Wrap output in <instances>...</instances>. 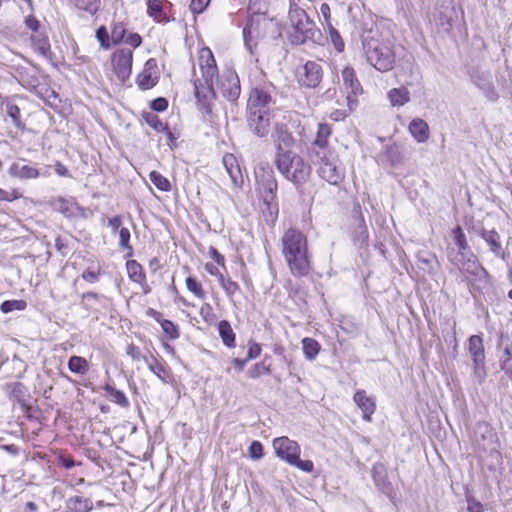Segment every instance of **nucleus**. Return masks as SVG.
<instances>
[{
  "label": "nucleus",
  "instance_id": "13d9d810",
  "mask_svg": "<svg viewBox=\"0 0 512 512\" xmlns=\"http://www.w3.org/2000/svg\"><path fill=\"white\" fill-rule=\"evenodd\" d=\"M249 456L254 460L263 457V445L259 441H253L249 446Z\"/></svg>",
  "mask_w": 512,
  "mask_h": 512
},
{
  "label": "nucleus",
  "instance_id": "f8f14e48",
  "mask_svg": "<svg viewBox=\"0 0 512 512\" xmlns=\"http://www.w3.org/2000/svg\"><path fill=\"white\" fill-rule=\"evenodd\" d=\"M273 448L277 457L290 465L296 463L298 456H300V446L298 443L286 436L275 438L273 440Z\"/></svg>",
  "mask_w": 512,
  "mask_h": 512
},
{
  "label": "nucleus",
  "instance_id": "c756f323",
  "mask_svg": "<svg viewBox=\"0 0 512 512\" xmlns=\"http://www.w3.org/2000/svg\"><path fill=\"white\" fill-rule=\"evenodd\" d=\"M388 98L392 106H404L410 101V92L405 87L393 88L388 92Z\"/></svg>",
  "mask_w": 512,
  "mask_h": 512
},
{
  "label": "nucleus",
  "instance_id": "e2e57ef3",
  "mask_svg": "<svg viewBox=\"0 0 512 512\" xmlns=\"http://www.w3.org/2000/svg\"><path fill=\"white\" fill-rule=\"evenodd\" d=\"M126 353L135 361L144 360V357L137 346L129 344L126 348Z\"/></svg>",
  "mask_w": 512,
  "mask_h": 512
},
{
  "label": "nucleus",
  "instance_id": "4be33fe9",
  "mask_svg": "<svg viewBox=\"0 0 512 512\" xmlns=\"http://www.w3.org/2000/svg\"><path fill=\"white\" fill-rule=\"evenodd\" d=\"M9 174L14 178L29 180L38 178L41 172L35 166L25 164L24 161H19L9 167Z\"/></svg>",
  "mask_w": 512,
  "mask_h": 512
},
{
  "label": "nucleus",
  "instance_id": "72a5a7b5",
  "mask_svg": "<svg viewBox=\"0 0 512 512\" xmlns=\"http://www.w3.org/2000/svg\"><path fill=\"white\" fill-rule=\"evenodd\" d=\"M68 369L78 375H84L89 370L88 361L80 356H71L68 360Z\"/></svg>",
  "mask_w": 512,
  "mask_h": 512
},
{
  "label": "nucleus",
  "instance_id": "6e6d98bb",
  "mask_svg": "<svg viewBox=\"0 0 512 512\" xmlns=\"http://www.w3.org/2000/svg\"><path fill=\"white\" fill-rule=\"evenodd\" d=\"M270 366L265 365L264 362L256 363L252 369L249 370L248 374L250 378H258L263 374H270Z\"/></svg>",
  "mask_w": 512,
  "mask_h": 512
},
{
  "label": "nucleus",
  "instance_id": "7c9ffc66",
  "mask_svg": "<svg viewBox=\"0 0 512 512\" xmlns=\"http://www.w3.org/2000/svg\"><path fill=\"white\" fill-rule=\"evenodd\" d=\"M218 332L224 345L229 348L235 347V333L227 320L218 323Z\"/></svg>",
  "mask_w": 512,
  "mask_h": 512
},
{
  "label": "nucleus",
  "instance_id": "f704fd0d",
  "mask_svg": "<svg viewBox=\"0 0 512 512\" xmlns=\"http://www.w3.org/2000/svg\"><path fill=\"white\" fill-rule=\"evenodd\" d=\"M320 344L313 338H304L302 340V349L305 358L308 361H313L320 351Z\"/></svg>",
  "mask_w": 512,
  "mask_h": 512
},
{
  "label": "nucleus",
  "instance_id": "6e6552de",
  "mask_svg": "<svg viewBox=\"0 0 512 512\" xmlns=\"http://www.w3.org/2000/svg\"><path fill=\"white\" fill-rule=\"evenodd\" d=\"M312 158L314 163L319 166L317 172L321 179L334 186H338L343 181L344 170L338 166L332 152L325 154L323 151H315V156Z\"/></svg>",
  "mask_w": 512,
  "mask_h": 512
},
{
  "label": "nucleus",
  "instance_id": "a18cd8bd",
  "mask_svg": "<svg viewBox=\"0 0 512 512\" xmlns=\"http://www.w3.org/2000/svg\"><path fill=\"white\" fill-rule=\"evenodd\" d=\"M6 113L8 116L12 119L14 125L16 128L23 129L24 124L21 121V114L20 109L16 104H13L11 102H7L5 104Z\"/></svg>",
  "mask_w": 512,
  "mask_h": 512
},
{
  "label": "nucleus",
  "instance_id": "de8ad7c7",
  "mask_svg": "<svg viewBox=\"0 0 512 512\" xmlns=\"http://www.w3.org/2000/svg\"><path fill=\"white\" fill-rule=\"evenodd\" d=\"M163 332L170 340H176L180 336L179 327L174 322L164 319L160 321Z\"/></svg>",
  "mask_w": 512,
  "mask_h": 512
},
{
  "label": "nucleus",
  "instance_id": "c85d7f7f",
  "mask_svg": "<svg viewBox=\"0 0 512 512\" xmlns=\"http://www.w3.org/2000/svg\"><path fill=\"white\" fill-rule=\"evenodd\" d=\"M470 255H474L470 250H456L451 248L448 249L447 257L449 262L460 271L464 263H466V260L470 259Z\"/></svg>",
  "mask_w": 512,
  "mask_h": 512
},
{
  "label": "nucleus",
  "instance_id": "a19ab883",
  "mask_svg": "<svg viewBox=\"0 0 512 512\" xmlns=\"http://www.w3.org/2000/svg\"><path fill=\"white\" fill-rule=\"evenodd\" d=\"M149 179L160 191L168 192L171 190L170 181L161 173L152 171L150 172Z\"/></svg>",
  "mask_w": 512,
  "mask_h": 512
},
{
  "label": "nucleus",
  "instance_id": "680f3d73",
  "mask_svg": "<svg viewBox=\"0 0 512 512\" xmlns=\"http://www.w3.org/2000/svg\"><path fill=\"white\" fill-rule=\"evenodd\" d=\"M55 209L57 211H59L60 213H62L63 215H65L66 217H69L72 215L70 203L65 199L60 198L55 204Z\"/></svg>",
  "mask_w": 512,
  "mask_h": 512
},
{
  "label": "nucleus",
  "instance_id": "0eeeda50",
  "mask_svg": "<svg viewBox=\"0 0 512 512\" xmlns=\"http://www.w3.org/2000/svg\"><path fill=\"white\" fill-rule=\"evenodd\" d=\"M276 104V87L272 82H263L255 85L247 101L246 110L272 114Z\"/></svg>",
  "mask_w": 512,
  "mask_h": 512
},
{
  "label": "nucleus",
  "instance_id": "09e8293b",
  "mask_svg": "<svg viewBox=\"0 0 512 512\" xmlns=\"http://www.w3.org/2000/svg\"><path fill=\"white\" fill-rule=\"evenodd\" d=\"M27 307L24 300H6L0 305V310L3 313H10L14 310L22 311Z\"/></svg>",
  "mask_w": 512,
  "mask_h": 512
},
{
  "label": "nucleus",
  "instance_id": "cd10ccee",
  "mask_svg": "<svg viewBox=\"0 0 512 512\" xmlns=\"http://www.w3.org/2000/svg\"><path fill=\"white\" fill-rule=\"evenodd\" d=\"M342 79L345 87L350 90L353 96H356L362 91V87L356 78L355 71L351 67H346L342 71Z\"/></svg>",
  "mask_w": 512,
  "mask_h": 512
},
{
  "label": "nucleus",
  "instance_id": "1a4fd4ad",
  "mask_svg": "<svg viewBox=\"0 0 512 512\" xmlns=\"http://www.w3.org/2000/svg\"><path fill=\"white\" fill-rule=\"evenodd\" d=\"M295 77L298 84L305 88H316L323 77V69L319 62L308 60L295 70Z\"/></svg>",
  "mask_w": 512,
  "mask_h": 512
},
{
  "label": "nucleus",
  "instance_id": "6ab92c4d",
  "mask_svg": "<svg viewBox=\"0 0 512 512\" xmlns=\"http://www.w3.org/2000/svg\"><path fill=\"white\" fill-rule=\"evenodd\" d=\"M471 80L483 91L489 101H496L498 99V94L492 85L489 73L475 71L471 74Z\"/></svg>",
  "mask_w": 512,
  "mask_h": 512
},
{
  "label": "nucleus",
  "instance_id": "2eb2a0df",
  "mask_svg": "<svg viewBox=\"0 0 512 512\" xmlns=\"http://www.w3.org/2000/svg\"><path fill=\"white\" fill-rule=\"evenodd\" d=\"M221 94L230 102H235L241 94V85L237 73L231 69L226 70L220 83Z\"/></svg>",
  "mask_w": 512,
  "mask_h": 512
},
{
  "label": "nucleus",
  "instance_id": "473e14b6",
  "mask_svg": "<svg viewBox=\"0 0 512 512\" xmlns=\"http://www.w3.org/2000/svg\"><path fill=\"white\" fill-rule=\"evenodd\" d=\"M126 269L129 278L133 282L141 284L145 281L146 276L143 271V267L136 260H128L126 263Z\"/></svg>",
  "mask_w": 512,
  "mask_h": 512
},
{
  "label": "nucleus",
  "instance_id": "2f4dec72",
  "mask_svg": "<svg viewBox=\"0 0 512 512\" xmlns=\"http://www.w3.org/2000/svg\"><path fill=\"white\" fill-rule=\"evenodd\" d=\"M144 362L147 364L149 370L155 374L163 383H168V371L158 362L154 356L144 357Z\"/></svg>",
  "mask_w": 512,
  "mask_h": 512
},
{
  "label": "nucleus",
  "instance_id": "5701e85b",
  "mask_svg": "<svg viewBox=\"0 0 512 512\" xmlns=\"http://www.w3.org/2000/svg\"><path fill=\"white\" fill-rule=\"evenodd\" d=\"M354 402L362 411V416L365 421H371V415L375 412V400L367 396L364 390H357L353 397Z\"/></svg>",
  "mask_w": 512,
  "mask_h": 512
},
{
  "label": "nucleus",
  "instance_id": "052dcab7",
  "mask_svg": "<svg viewBox=\"0 0 512 512\" xmlns=\"http://www.w3.org/2000/svg\"><path fill=\"white\" fill-rule=\"evenodd\" d=\"M209 3L210 0H191L190 10L194 14H200L206 9Z\"/></svg>",
  "mask_w": 512,
  "mask_h": 512
},
{
  "label": "nucleus",
  "instance_id": "9b49d317",
  "mask_svg": "<svg viewBox=\"0 0 512 512\" xmlns=\"http://www.w3.org/2000/svg\"><path fill=\"white\" fill-rule=\"evenodd\" d=\"M270 113L246 110V123L249 131L259 138H265L271 130Z\"/></svg>",
  "mask_w": 512,
  "mask_h": 512
},
{
  "label": "nucleus",
  "instance_id": "f257e3e1",
  "mask_svg": "<svg viewBox=\"0 0 512 512\" xmlns=\"http://www.w3.org/2000/svg\"><path fill=\"white\" fill-rule=\"evenodd\" d=\"M281 251L290 273L294 277L309 275L311 255L308 249L307 236L297 228L287 229L281 237Z\"/></svg>",
  "mask_w": 512,
  "mask_h": 512
},
{
  "label": "nucleus",
  "instance_id": "20e7f679",
  "mask_svg": "<svg viewBox=\"0 0 512 512\" xmlns=\"http://www.w3.org/2000/svg\"><path fill=\"white\" fill-rule=\"evenodd\" d=\"M474 443L479 457L490 471L502 464L500 442L496 431L487 422H478L474 430Z\"/></svg>",
  "mask_w": 512,
  "mask_h": 512
},
{
  "label": "nucleus",
  "instance_id": "4468645a",
  "mask_svg": "<svg viewBox=\"0 0 512 512\" xmlns=\"http://www.w3.org/2000/svg\"><path fill=\"white\" fill-rule=\"evenodd\" d=\"M470 259L466 260L460 272L464 275L471 276L473 281L479 282V285H473L474 288L480 289L490 284V275L488 271L479 263L475 255H470Z\"/></svg>",
  "mask_w": 512,
  "mask_h": 512
},
{
  "label": "nucleus",
  "instance_id": "58836bf2",
  "mask_svg": "<svg viewBox=\"0 0 512 512\" xmlns=\"http://www.w3.org/2000/svg\"><path fill=\"white\" fill-rule=\"evenodd\" d=\"M385 156L391 166H397L403 161L402 151L396 144L386 146Z\"/></svg>",
  "mask_w": 512,
  "mask_h": 512
},
{
  "label": "nucleus",
  "instance_id": "dca6fc26",
  "mask_svg": "<svg viewBox=\"0 0 512 512\" xmlns=\"http://www.w3.org/2000/svg\"><path fill=\"white\" fill-rule=\"evenodd\" d=\"M156 68L157 62L154 58L146 61L143 71L136 78V83L141 90H149L158 83L159 76L152 72Z\"/></svg>",
  "mask_w": 512,
  "mask_h": 512
},
{
  "label": "nucleus",
  "instance_id": "4d7b16f0",
  "mask_svg": "<svg viewBox=\"0 0 512 512\" xmlns=\"http://www.w3.org/2000/svg\"><path fill=\"white\" fill-rule=\"evenodd\" d=\"M96 38L104 49L110 48V37L105 26H101L96 31Z\"/></svg>",
  "mask_w": 512,
  "mask_h": 512
},
{
  "label": "nucleus",
  "instance_id": "a878e982",
  "mask_svg": "<svg viewBox=\"0 0 512 512\" xmlns=\"http://www.w3.org/2000/svg\"><path fill=\"white\" fill-rule=\"evenodd\" d=\"M409 132L418 143H424L429 138L428 124L421 118L413 119L409 124Z\"/></svg>",
  "mask_w": 512,
  "mask_h": 512
},
{
  "label": "nucleus",
  "instance_id": "7ed1b4c3",
  "mask_svg": "<svg viewBox=\"0 0 512 512\" xmlns=\"http://www.w3.org/2000/svg\"><path fill=\"white\" fill-rule=\"evenodd\" d=\"M274 165L278 172L296 189L302 188L310 179L312 168L299 154L289 149L275 153Z\"/></svg>",
  "mask_w": 512,
  "mask_h": 512
},
{
  "label": "nucleus",
  "instance_id": "ddd939ff",
  "mask_svg": "<svg viewBox=\"0 0 512 512\" xmlns=\"http://www.w3.org/2000/svg\"><path fill=\"white\" fill-rule=\"evenodd\" d=\"M213 80L214 79L208 80L206 78L194 80V94L197 103L206 113L211 112L212 100L215 98Z\"/></svg>",
  "mask_w": 512,
  "mask_h": 512
},
{
  "label": "nucleus",
  "instance_id": "3c124183",
  "mask_svg": "<svg viewBox=\"0 0 512 512\" xmlns=\"http://www.w3.org/2000/svg\"><path fill=\"white\" fill-rule=\"evenodd\" d=\"M452 234L454 242L457 246V250H470L466 240V236L460 226L455 227L452 230Z\"/></svg>",
  "mask_w": 512,
  "mask_h": 512
},
{
  "label": "nucleus",
  "instance_id": "f03ea898",
  "mask_svg": "<svg viewBox=\"0 0 512 512\" xmlns=\"http://www.w3.org/2000/svg\"><path fill=\"white\" fill-rule=\"evenodd\" d=\"M288 19L291 28L288 31V40L292 45L301 46L309 41L321 44L323 35L320 29L295 0L290 1Z\"/></svg>",
  "mask_w": 512,
  "mask_h": 512
},
{
  "label": "nucleus",
  "instance_id": "0e129e2a",
  "mask_svg": "<svg viewBox=\"0 0 512 512\" xmlns=\"http://www.w3.org/2000/svg\"><path fill=\"white\" fill-rule=\"evenodd\" d=\"M292 466H296L298 469L304 472H311L314 468L313 462L310 460H300V456H298V460L296 463H292Z\"/></svg>",
  "mask_w": 512,
  "mask_h": 512
},
{
  "label": "nucleus",
  "instance_id": "e433bc0d",
  "mask_svg": "<svg viewBox=\"0 0 512 512\" xmlns=\"http://www.w3.org/2000/svg\"><path fill=\"white\" fill-rule=\"evenodd\" d=\"M104 389L108 393L109 398H110L111 401H113L114 403H116V404H118V405H120L122 407H128L129 406V400L126 397V395L124 394L123 391L118 390V389L112 387L109 384H106Z\"/></svg>",
  "mask_w": 512,
  "mask_h": 512
},
{
  "label": "nucleus",
  "instance_id": "bb28decb",
  "mask_svg": "<svg viewBox=\"0 0 512 512\" xmlns=\"http://www.w3.org/2000/svg\"><path fill=\"white\" fill-rule=\"evenodd\" d=\"M468 351L472 361H485V350L481 335H472L468 339Z\"/></svg>",
  "mask_w": 512,
  "mask_h": 512
},
{
  "label": "nucleus",
  "instance_id": "49530a36",
  "mask_svg": "<svg viewBox=\"0 0 512 512\" xmlns=\"http://www.w3.org/2000/svg\"><path fill=\"white\" fill-rule=\"evenodd\" d=\"M219 283L226 295L230 298L240 291V287L235 281L230 278H225L222 274L219 275Z\"/></svg>",
  "mask_w": 512,
  "mask_h": 512
},
{
  "label": "nucleus",
  "instance_id": "423d86ee",
  "mask_svg": "<svg viewBox=\"0 0 512 512\" xmlns=\"http://www.w3.org/2000/svg\"><path fill=\"white\" fill-rule=\"evenodd\" d=\"M255 179L263 202L272 213L278 212L277 189L278 184L274 171L268 163H260L255 169Z\"/></svg>",
  "mask_w": 512,
  "mask_h": 512
},
{
  "label": "nucleus",
  "instance_id": "774afa93",
  "mask_svg": "<svg viewBox=\"0 0 512 512\" xmlns=\"http://www.w3.org/2000/svg\"><path fill=\"white\" fill-rule=\"evenodd\" d=\"M500 367L507 376L512 378V359L501 358Z\"/></svg>",
  "mask_w": 512,
  "mask_h": 512
},
{
  "label": "nucleus",
  "instance_id": "338daca9",
  "mask_svg": "<svg viewBox=\"0 0 512 512\" xmlns=\"http://www.w3.org/2000/svg\"><path fill=\"white\" fill-rule=\"evenodd\" d=\"M36 45H37L38 51L42 55H46L50 51V43H49L48 38H46V37L37 39Z\"/></svg>",
  "mask_w": 512,
  "mask_h": 512
},
{
  "label": "nucleus",
  "instance_id": "a211bd4d",
  "mask_svg": "<svg viewBox=\"0 0 512 512\" xmlns=\"http://www.w3.org/2000/svg\"><path fill=\"white\" fill-rule=\"evenodd\" d=\"M271 137L276 147V153H279V148L286 149L292 147L295 142L292 133L284 123L275 124Z\"/></svg>",
  "mask_w": 512,
  "mask_h": 512
},
{
  "label": "nucleus",
  "instance_id": "b1692460",
  "mask_svg": "<svg viewBox=\"0 0 512 512\" xmlns=\"http://www.w3.org/2000/svg\"><path fill=\"white\" fill-rule=\"evenodd\" d=\"M331 135V126L327 123L318 125L316 139L311 147V154L315 156V151H323L325 154L331 153L328 149V138Z\"/></svg>",
  "mask_w": 512,
  "mask_h": 512
},
{
  "label": "nucleus",
  "instance_id": "ea45409f",
  "mask_svg": "<svg viewBox=\"0 0 512 512\" xmlns=\"http://www.w3.org/2000/svg\"><path fill=\"white\" fill-rule=\"evenodd\" d=\"M142 119L155 131L163 132L166 130L167 125L164 124L159 117L153 112H143Z\"/></svg>",
  "mask_w": 512,
  "mask_h": 512
},
{
  "label": "nucleus",
  "instance_id": "39448f33",
  "mask_svg": "<svg viewBox=\"0 0 512 512\" xmlns=\"http://www.w3.org/2000/svg\"><path fill=\"white\" fill-rule=\"evenodd\" d=\"M367 61L378 71L387 72L393 69L396 59V49L390 40L381 41L370 38L363 42Z\"/></svg>",
  "mask_w": 512,
  "mask_h": 512
},
{
  "label": "nucleus",
  "instance_id": "c03bdc74",
  "mask_svg": "<svg viewBox=\"0 0 512 512\" xmlns=\"http://www.w3.org/2000/svg\"><path fill=\"white\" fill-rule=\"evenodd\" d=\"M130 231L125 228V227H122L120 230H119V247L122 249V250H125L127 251L126 253V257H131L133 255V248L132 246L130 245Z\"/></svg>",
  "mask_w": 512,
  "mask_h": 512
},
{
  "label": "nucleus",
  "instance_id": "69168bd1",
  "mask_svg": "<svg viewBox=\"0 0 512 512\" xmlns=\"http://www.w3.org/2000/svg\"><path fill=\"white\" fill-rule=\"evenodd\" d=\"M108 226L111 228L112 233H119V230L122 228V217L120 215H116L108 220Z\"/></svg>",
  "mask_w": 512,
  "mask_h": 512
},
{
  "label": "nucleus",
  "instance_id": "bf43d9fd",
  "mask_svg": "<svg viewBox=\"0 0 512 512\" xmlns=\"http://www.w3.org/2000/svg\"><path fill=\"white\" fill-rule=\"evenodd\" d=\"M168 107V101L166 98L158 97L150 102L151 110L155 112H163Z\"/></svg>",
  "mask_w": 512,
  "mask_h": 512
},
{
  "label": "nucleus",
  "instance_id": "8fccbe9b",
  "mask_svg": "<svg viewBox=\"0 0 512 512\" xmlns=\"http://www.w3.org/2000/svg\"><path fill=\"white\" fill-rule=\"evenodd\" d=\"M326 28L334 48L337 52H342L344 50L345 44L339 32L332 24H329Z\"/></svg>",
  "mask_w": 512,
  "mask_h": 512
},
{
  "label": "nucleus",
  "instance_id": "f3484780",
  "mask_svg": "<svg viewBox=\"0 0 512 512\" xmlns=\"http://www.w3.org/2000/svg\"><path fill=\"white\" fill-rule=\"evenodd\" d=\"M417 266L429 275H435L440 269V263L436 254L427 249H420L416 253Z\"/></svg>",
  "mask_w": 512,
  "mask_h": 512
},
{
  "label": "nucleus",
  "instance_id": "603ef678",
  "mask_svg": "<svg viewBox=\"0 0 512 512\" xmlns=\"http://www.w3.org/2000/svg\"><path fill=\"white\" fill-rule=\"evenodd\" d=\"M71 500L74 501V509L77 512H90L93 508L92 501L88 498L76 496Z\"/></svg>",
  "mask_w": 512,
  "mask_h": 512
},
{
  "label": "nucleus",
  "instance_id": "aec40b11",
  "mask_svg": "<svg viewBox=\"0 0 512 512\" xmlns=\"http://www.w3.org/2000/svg\"><path fill=\"white\" fill-rule=\"evenodd\" d=\"M372 477L376 487L384 494L390 496L393 493V486L388 480L384 464L377 462L372 467Z\"/></svg>",
  "mask_w": 512,
  "mask_h": 512
},
{
  "label": "nucleus",
  "instance_id": "412c9836",
  "mask_svg": "<svg viewBox=\"0 0 512 512\" xmlns=\"http://www.w3.org/2000/svg\"><path fill=\"white\" fill-rule=\"evenodd\" d=\"M199 66L202 73V78L208 80L214 79L217 75V65L210 49L206 48L201 51L199 57Z\"/></svg>",
  "mask_w": 512,
  "mask_h": 512
},
{
  "label": "nucleus",
  "instance_id": "864d4df0",
  "mask_svg": "<svg viewBox=\"0 0 512 512\" xmlns=\"http://www.w3.org/2000/svg\"><path fill=\"white\" fill-rule=\"evenodd\" d=\"M126 29L123 23H115L111 31V40L114 44H118L124 40Z\"/></svg>",
  "mask_w": 512,
  "mask_h": 512
},
{
  "label": "nucleus",
  "instance_id": "c9c22d12",
  "mask_svg": "<svg viewBox=\"0 0 512 512\" xmlns=\"http://www.w3.org/2000/svg\"><path fill=\"white\" fill-rule=\"evenodd\" d=\"M223 164L232 181L236 183L238 176L241 174L236 158L232 154H226L223 157Z\"/></svg>",
  "mask_w": 512,
  "mask_h": 512
},
{
  "label": "nucleus",
  "instance_id": "4c0bfd02",
  "mask_svg": "<svg viewBox=\"0 0 512 512\" xmlns=\"http://www.w3.org/2000/svg\"><path fill=\"white\" fill-rule=\"evenodd\" d=\"M74 5L77 9L93 16L100 9L101 0H74Z\"/></svg>",
  "mask_w": 512,
  "mask_h": 512
},
{
  "label": "nucleus",
  "instance_id": "79ce46f5",
  "mask_svg": "<svg viewBox=\"0 0 512 512\" xmlns=\"http://www.w3.org/2000/svg\"><path fill=\"white\" fill-rule=\"evenodd\" d=\"M187 289L197 298L205 299L206 293L202 284L193 276H188L185 280Z\"/></svg>",
  "mask_w": 512,
  "mask_h": 512
},
{
  "label": "nucleus",
  "instance_id": "9d476101",
  "mask_svg": "<svg viewBox=\"0 0 512 512\" xmlns=\"http://www.w3.org/2000/svg\"><path fill=\"white\" fill-rule=\"evenodd\" d=\"M112 65L117 78L121 83L130 77L132 71L133 52L129 48L116 50L112 54Z\"/></svg>",
  "mask_w": 512,
  "mask_h": 512
},
{
  "label": "nucleus",
  "instance_id": "37998d69",
  "mask_svg": "<svg viewBox=\"0 0 512 512\" xmlns=\"http://www.w3.org/2000/svg\"><path fill=\"white\" fill-rule=\"evenodd\" d=\"M147 12L149 16L153 17L155 20H162L165 17L162 7V0H148L147 2Z\"/></svg>",
  "mask_w": 512,
  "mask_h": 512
},
{
  "label": "nucleus",
  "instance_id": "5fc2aeb1",
  "mask_svg": "<svg viewBox=\"0 0 512 512\" xmlns=\"http://www.w3.org/2000/svg\"><path fill=\"white\" fill-rule=\"evenodd\" d=\"M473 374L479 383L484 382V380L487 376L485 361H474L473 362Z\"/></svg>",
  "mask_w": 512,
  "mask_h": 512
},
{
  "label": "nucleus",
  "instance_id": "393cba45",
  "mask_svg": "<svg viewBox=\"0 0 512 512\" xmlns=\"http://www.w3.org/2000/svg\"><path fill=\"white\" fill-rule=\"evenodd\" d=\"M480 236L489 245L490 251L496 257L504 258V252L501 245V237L496 230L482 229Z\"/></svg>",
  "mask_w": 512,
  "mask_h": 512
}]
</instances>
